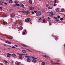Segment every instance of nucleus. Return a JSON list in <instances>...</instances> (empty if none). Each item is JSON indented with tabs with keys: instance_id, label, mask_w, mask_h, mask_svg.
<instances>
[{
	"instance_id": "1",
	"label": "nucleus",
	"mask_w": 65,
	"mask_h": 65,
	"mask_svg": "<svg viewBox=\"0 0 65 65\" xmlns=\"http://www.w3.org/2000/svg\"><path fill=\"white\" fill-rule=\"evenodd\" d=\"M25 22H29L31 21V19L29 18H28L26 19L25 20Z\"/></svg>"
},
{
	"instance_id": "2",
	"label": "nucleus",
	"mask_w": 65,
	"mask_h": 65,
	"mask_svg": "<svg viewBox=\"0 0 65 65\" xmlns=\"http://www.w3.org/2000/svg\"><path fill=\"white\" fill-rule=\"evenodd\" d=\"M41 15V13L39 12H38L36 14L37 16H39Z\"/></svg>"
},
{
	"instance_id": "3",
	"label": "nucleus",
	"mask_w": 65,
	"mask_h": 65,
	"mask_svg": "<svg viewBox=\"0 0 65 65\" xmlns=\"http://www.w3.org/2000/svg\"><path fill=\"white\" fill-rule=\"evenodd\" d=\"M20 63H21L18 61L16 62L15 63V64L16 65H19L20 64Z\"/></svg>"
},
{
	"instance_id": "4",
	"label": "nucleus",
	"mask_w": 65,
	"mask_h": 65,
	"mask_svg": "<svg viewBox=\"0 0 65 65\" xmlns=\"http://www.w3.org/2000/svg\"><path fill=\"white\" fill-rule=\"evenodd\" d=\"M15 16V15L13 13H12L11 14V18H13V17H14Z\"/></svg>"
},
{
	"instance_id": "5",
	"label": "nucleus",
	"mask_w": 65,
	"mask_h": 65,
	"mask_svg": "<svg viewBox=\"0 0 65 65\" xmlns=\"http://www.w3.org/2000/svg\"><path fill=\"white\" fill-rule=\"evenodd\" d=\"M21 7H23V8H24V5H23L22 4H20L19 5Z\"/></svg>"
},
{
	"instance_id": "6",
	"label": "nucleus",
	"mask_w": 65,
	"mask_h": 65,
	"mask_svg": "<svg viewBox=\"0 0 65 65\" xmlns=\"http://www.w3.org/2000/svg\"><path fill=\"white\" fill-rule=\"evenodd\" d=\"M29 8L30 10H33L34 9V8L32 7H29Z\"/></svg>"
},
{
	"instance_id": "7",
	"label": "nucleus",
	"mask_w": 65,
	"mask_h": 65,
	"mask_svg": "<svg viewBox=\"0 0 65 65\" xmlns=\"http://www.w3.org/2000/svg\"><path fill=\"white\" fill-rule=\"evenodd\" d=\"M23 27L22 26H20L19 28V30H22V29H23Z\"/></svg>"
},
{
	"instance_id": "8",
	"label": "nucleus",
	"mask_w": 65,
	"mask_h": 65,
	"mask_svg": "<svg viewBox=\"0 0 65 65\" xmlns=\"http://www.w3.org/2000/svg\"><path fill=\"white\" fill-rule=\"evenodd\" d=\"M27 61L28 62H30L31 60H30V59L29 58H28L27 59Z\"/></svg>"
},
{
	"instance_id": "9",
	"label": "nucleus",
	"mask_w": 65,
	"mask_h": 65,
	"mask_svg": "<svg viewBox=\"0 0 65 65\" xmlns=\"http://www.w3.org/2000/svg\"><path fill=\"white\" fill-rule=\"evenodd\" d=\"M12 56L14 58V57H16V55L15 54H13L12 55Z\"/></svg>"
},
{
	"instance_id": "10",
	"label": "nucleus",
	"mask_w": 65,
	"mask_h": 65,
	"mask_svg": "<svg viewBox=\"0 0 65 65\" xmlns=\"http://www.w3.org/2000/svg\"><path fill=\"white\" fill-rule=\"evenodd\" d=\"M59 10H60V9L59 8H57L55 9V10L57 12H58V11H59Z\"/></svg>"
},
{
	"instance_id": "11",
	"label": "nucleus",
	"mask_w": 65,
	"mask_h": 65,
	"mask_svg": "<svg viewBox=\"0 0 65 65\" xmlns=\"http://www.w3.org/2000/svg\"><path fill=\"white\" fill-rule=\"evenodd\" d=\"M2 18H5V17H7V16L6 15H2Z\"/></svg>"
},
{
	"instance_id": "12",
	"label": "nucleus",
	"mask_w": 65,
	"mask_h": 65,
	"mask_svg": "<svg viewBox=\"0 0 65 65\" xmlns=\"http://www.w3.org/2000/svg\"><path fill=\"white\" fill-rule=\"evenodd\" d=\"M5 42L6 43H9L10 44H11V42L6 41Z\"/></svg>"
},
{
	"instance_id": "13",
	"label": "nucleus",
	"mask_w": 65,
	"mask_h": 65,
	"mask_svg": "<svg viewBox=\"0 0 65 65\" xmlns=\"http://www.w3.org/2000/svg\"><path fill=\"white\" fill-rule=\"evenodd\" d=\"M9 20L10 21H9L10 23H11V22H12V21H13V20H12V19H9Z\"/></svg>"
},
{
	"instance_id": "14",
	"label": "nucleus",
	"mask_w": 65,
	"mask_h": 65,
	"mask_svg": "<svg viewBox=\"0 0 65 65\" xmlns=\"http://www.w3.org/2000/svg\"><path fill=\"white\" fill-rule=\"evenodd\" d=\"M3 3L1 1H0V5H3Z\"/></svg>"
},
{
	"instance_id": "15",
	"label": "nucleus",
	"mask_w": 65,
	"mask_h": 65,
	"mask_svg": "<svg viewBox=\"0 0 65 65\" xmlns=\"http://www.w3.org/2000/svg\"><path fill=\"white\" fill-rule=\"evenodd\" d=\"M43 57H45V58H48V57L46 55H43Z\"/></svg>"
},
{
	"instance_id": "16",
	"label": "nucleus",
	"mask_w": 65,
	"mask_h": 65,
	"mask_svg": "<svg viewBox=\"0 0 65 65\" xmlns=\"http://www.w3.org/2000/svg\"><path fill=\"white\" fill-rule=\"evenodd\" d=\"M22 52L23 53H26V51H25V50H22Z\"/></svg>"
},
{
	"instance_id": "17",
	"label": "nucleus",
	"mask_w": 65,
	"mask_h": 65,
	"mask_svg": "<svg viewBox=\"0 0 65 65\" xmlns=\"http://www.w3.org/2000/svg\"><path fill=\"white\" fill-rule=\"evenodd\" d=\"M29 3H30L31 4H32V0H30L29 1Z\"/></svg>"
},
{
	"instance_id": "18",
	"label": "nucleus",
	"mask_w": 65,
	"mask_h": 65,
	"mask_svg": "<svg viewBox=\"0 0 65 65\" xmlns=\"http://www.w3.org/2000/svg\"><path fill=\"white\" fill-rule=\"evenodd\" d=\"M32 61L33 62H36V60L34 59H33Z\"/></svg>"
},
{
	"instance_id": "19",
	"label": "nucleus",
	"mask_w": 65,
	"mask_h": 65,
	"mask_svg": "<svg viewBox=\"0 0 65 65\" xmlns=\"http://www.w3.org/2000/svg\"><path fill=\"white\" fill-rule=\"evenodd\" d=\"M43 23H46V22H45V20H44V19H43Z\"/></svg>"
},
{
	"instance_id": "20",
	"label": "nucleus",
	"mask_w": 65,
	"mask_h": 65,
	"mask_svg": "<svg viewBox=\"0 0 65 65\" xmlns=\"http://www.w3.org/2000/svg\"><path fill=\"white\" fill-rule=\"evenodd\" d=\"M45 65V62H42V65Z\"/></svg>"
},
{
	"instance_id": "21",
	"label": "nucleus",
	"mask_w": 65,
	"mask_h": 65,
	"mask_svg": "<svg viewBox=\"0 0 65 65\" xmlns=\"http://www.w3.org/2000/svg\"><path fill=\"white\" fill-rule=\"evenodd\" d=\"M61 9V11L62 12H63L64 10V8H62Z\"/></svg>"
},
{
	"instance_id": "22",
	"label": "nucleus",
	"mask_w": 65,
	"mask_h": 65,
	"mask_svg": "<svg viewBox=\"0 0 65 65\" xmlns=\"http://www.w3.org/2000/svg\"><path fill=\"white\" fill-rule=\"evenodd\" d=\"M3 23L4 25H5V24H6V22H5L4 21H3Z\"/></svg>"
},
{
	"instance_id": "23",
	"label": "nucleus",
	"mask_w": 65,
	"mask_h": 65,
	"mask_svg": "<svg viewBox=\"0 0 65 65\" xmlns=\"http://www.w3.org/2000/svg\"><path fill=\"white\" fill-rule=\"evenodd\" d=\"M12 1L11 0L9 1V2L10 3H12Z\"/></svg>"
},
{
	"instance_id": "24",
	"label": "nucleus",
	"mask_w": 65,
	"mask_h": 65,
	"mask_svg": "<svg viewBox=\"0 0 65 65\" xmlns=\"http://www.w3.org/2000/svg\"><path fill=\"white\" fill-rule=\"evenodd\" d=\"M48 8L49 9H52V7H49Z\"/></svg>"
},
{
	"instance_id": "25",
	"label": "nucleus",
	"mask_w": 65,
	"mask_h": 65,
	"mask_svg": "<svg viewBox=\"0 0 65 65\" xmlns=\"http://www.w3.org/2000/svg\"><path fill=\"white\" fill-rule=\"evenodd\" d=\"M25 49L26 50H27V51H29V52H31V51L29 50V49H28L25 48Z\"/></svg>"
},
{
	"instance_id": "26",
	"label": "nucleus",
	"mask_w": 65,
	"mask_h": 65,
	"mask_svg": "<svg viewBox=\"0 0 65 65\" xmlns=\"http://www.w3.org/2000/svg\"><path fill=\"white\" fill-rule=\"evenodd\" d=\"M25 57H26V58H30V56H26Z\"/></svg>"
},
{
	"instance_id": "27",
	"label": "nucleus",
	"mask_w": 65,
	"mask_h": 65,
	"mask_svg": "<svg viewBox=\"0 0 65 65\" xmlns=\"http://www.w3.org/2000/svg\"><path fill=\"white\" fill-rule=\"evenodd\" d=\"M8 55L10 56H11L12 55H11V54H9V53H8Z\"/></svg>"
},
{
	"instance_id": "28",
	"label": "nucleus",
	"mask_w": 65,
	"mask_h": 65,
	"mask_svg": "<svg viewBox=\"0 0 65 65\" xmlns=\"http://www.w3.org/2000/svg\"><path fill=\"white\" fill-rule=\"evenodd\" d=\"M4 62H5V63H6V64L7 63V61L5 60H4Z\"/></svg>"
},
{
	"instance_id": "29",
	"label": "nucleus",
	"mask_w": 65,
	"mask_h": 65,
	"mask_svg": "<svg viewBox=\"0 0 65 65\" xmlns=\"http://www.w3.org/2000/svg\"><path fill=\"white\" fill-rule=\"evenodd\" d=\"M24 56H27L28 54H23Z\"/></svg>"
},
{
	"instance_id": "30",
	"label": "nucleus",
	"mask_w": 65,
	"mask_h": 65,
	"mask_svg": "<svg viewBox=\"0 0 65 65\" xmlns=\"http://www.w3.org/2000/svg\"><path fill=\"white\" fill-rule=\"evenodd\" d=\"M23 46H24L25 47H27V45L24 44L23 45Z\"/></svg>"
},
{
	"instance_id": "31",
	"label": "nucleus",
	"mask_w": 65,
	"mask_h": 65,
	"mask_svg": "<svg viewBox=\"0 0 65 65\" xmlns=\"http://www.w3.org/2000/svg\"><path fill=\"white\" fill-rule=\"evenodd\" d=\"M7 57H8V58H10V56H9V55H7Z\"/></svg>"
},
{
	"instance_id": "32",
	"label": "nucleus",
	"mask_w": 65,
	"mask_h": 65,
	"mask_svg": "<svg viewBox=\"0 0 65 65\" xmlns=\"http://www.w3.org/2000/svg\"><path fill=\"white\" fill-rule=\"evenodd\" d=\"M26 34V33L25 32H23V35H25V34Z\"/></svg>"
},
{
	"instance_id": "33",
	"label": "nucleus",
	"mask_w": 65,
	"mask_h": 65,
	"mask_svg": "<svg viewBox=\"0 0 65 65\" xmlns=\"http://www.w3.org/2000/svg\"><path fill=\"white\" fill-rule=\"evenodd\" d=\"M8 39H12V38H8Z\"/></svg>"
},
{
	"instance_id": "34",
	"label": "nucleus",
	"mask_w": 65,
	"mask_h": 65,
	"mask_svg": "<svg viewBox=\"0 0 65 65\" xmlns=\"http://www.w3.org/2000/svg\"><path fill=\"white\" fill-rule=\"evenodd\" d=\"M17 55H18V56H20V54L18 53L17 54Z\"/></svg>"
},
{
	"instance_id": "35",
	"label": "nucleus",
	"mask_w": 65,
	"mask_h": 65,
	"mask_svg": "<svg viewBox=\"0 0 65 65\" xmlns=\"http://www.w3.org/2000/svg\"><path fill=\"white\" fill-rule=\"evenodd\" d=\"M60 21H63V19L61 18L60 19Z\"/></svg>"
},
{
	"instance_id": "36",
	"label": "nucleus",
	"mask_w": 65,
	"mask_h": 65,
	"mask_svg": "<svg viewBox=\"0 0 65 65\" xmlns=\"http://www.w3.org/2000/svg\"><path fill=\"white\" fill-rule=\"evenodd\" d=\"M15 5L16 6L17 5V6H19V4H16V5Z\"/></svg>"
},
{
	"instance_id": "37",
	"label": "nucleus",
	"mask_w": 65,
	"mask_h": 65,
	"mask_svg": "<svg viewBox=\"0 0 65 65\" xmlns=\"http://www.w3.org/2000/svg\"><path fill=\"white\" fill-rule=\"evenodd\" d=\"M34 12L35 13H36L37 12V11H34Z\"/></svg>"
},
{
	"instance_id": "38",
	"label": "nucleus",
	"mask_w": 65,
	"mask_h": 65,
	"mask_svg": "<svg viewBox=\"0 0 65 65\" xmlns=\"http://www.w3.org/2000/svg\"><path fill=\"white\" fill-rule=\"evenodd\" d=\"M39 21L40 22V21H41V18H40L39 19Z\"/></svg>"
},
{
	"instance_id": "39",
	"label": "nucleus",
	"mask_w": 65,
	"mask_h": 65,
	"mask_svg": "<svg viewBox=\"0 0 65 65\" xmlns=\"http://www.w3.org/2000/svg\"><path fill=\"white\" fill-rule=\"evenodd\" d=\"M20 56H24V54H20Z\"/></svg>"
},
{
	"instance_id": "40",
	"label": "nucleus",
	"mask_w": 65,
	"mask_h": 65,
	"mask_svg": "<svg viewBox=\"0 0 65 65\" xmlns=\"http://www.w3.org/2000/svg\"><path fill=\"white\" fill-rule=\"evenodd\" d=\"M12 48H15V47L14 46H13L12 47Z\"/></svg>"
},
{
	"instance_id": "41",
	"label": "nucleus",
	"mask_w": 65,
	"mask_h": 65,
	"mask_svg": "<svg viewBox=\"0 0 65 65\" xmlns=\"http://www.w3.org/2000/svg\"><path fill=\"white\" fill-rule=\"evenodd\" d=\"M56 1H57V0H55L54 1V3H56Z\"/></svg>"
},
{
	"instance_id": "42",
	"label": "nucleus",
	"mask_w": 65,
	"mask_h": 65,
	"mask_svg": "<svg viewBox=\"0 0 65 65\" xmlns=\"http://www.w3.org/2000/svg\"><path fill=\"white\" fill-rule=\"evenodd\" d=\"M53 5L54 6H56V4L55 3H54Z\"/></svg>"
},
{
	"instance_id": "43",
	"label": "nucleus",
	"mask_w": 65,
	"mask_h": 65,
	"mask_svg": "<svg viewBox=\"0 0 65 65\" xmlns=\"http://www.w3.org/2000/svg\"><path fill=\"white\" fill-rule=\"evenodd\" d=\"M52 64H56V63H52Z\"/></svg>"
},
{
	"instance_id": "44",
	"label": "nucleus",
	"mask_w": 65,
	"mask_h": 65,
	"mask_svg": "<svg viewBox=\"0 0 65 65\" xmlns=\"http://www.w3.org/2000/svg\"><path fill=\"white\" fill-rule=\"evenodd\" d=\"M33 59H36V60H37V58H33Z\"/></svg>"
},
{
	"instance_id": "45",
	"label": "nucleus",
	"mask_w": 65,
	"mask_h": 65,
	"mask_svg": "<svg viewBox=\"0 0 65 65\" xmlns=\"http://www.w3.org/2000/svg\"><path fill=\"white\" fill-rule=\"evenodd\" d=\"M57 18L58 19H59V18H60V16H58Z\"/></svg>"
},
{
	"instance_id": "46",
	"label": "nucleus",
	"mask_w": 65,
	"mask_h": 65,
	"mask_svg": "<svg viewBox=\"0 0 65 65\" xmlns=\"http://www.w3.org/2000/svg\"><path fill=\"white\" fill-rule=\"evenodd\" d=\"M56 64H57V65H60V63H56Z\"/></svg>"
},
{
	"instance_id": "47",
	"label": "nucleus",
	"mask_w": 65,
	"mask_h": 65,
	"mask_svg": "<svg viewBox=\"0 0 65 65\" xmlns=\"http://www.w3.org/2000/svg\"><path fill=\"white\" fill-rule=\"evenodd\" d=\"M14 2L15 3H18V2H17V1Z\"/></svg>"
},
{
	"instance_id": "48",
	"label": "nucleus",
	"mask_w": 65,
	"mask_h": 65,
	"mask_svg": "<svg viewBox=\"0 0 65 65\" xmlns=\"http://www.w3.org/2000/svg\"><path fill=\"white\" fill-rule=\"evenodd\" d=\"M2 9V7H0V9H1V10H2L1 9Z\"/></svg>"
},
{
	"instance_id": "49",
	"label": "nucleus",
	"mask_w": 65,
	"mask_h": 65,
	"mask_svg": "<svg viewBox=\"0 0 65 65\" xmlns=\"http://www.w3.org/2000/svg\"><path fill=\"white\" fill-rule=\"evenodd\" d=\"M53 11H51L50 12V13H51V14H52V13H53Z\"/></svg>"
},
{
	"instance_id": "50",
	"label": "nucleus",
	"mask_w": 65,
	"mask_h": 65,
	"mask_svg": "<svg viewBox=\"0 0 65 65\" xmlns=\"http://www.w3.org/2000/svg\"><path fill=\"white\" fill-rule=\"evenodd\" d=\"M0 65H3V64L2 63H0Z\"/></svg>"
},
{
	"instance_id": "51",
	"label": "nucleus",
	"mask_w": 65,
	"mask_h": 65,
	"mask_svg": "<svg viewBox=\"0 0 65 65\" xmlns=\"http://www.w3.org/2000/svg\"><path fill=\"white\" fill-rule=\"evenodd\" d=\"M4 4L5 5H7V3H5Z\"/></svg>"
},
{
	"instance_id": "52",
	"label": "nucleus",
	"mask_w": 65,
	"mask_h": 65,
	"mask_svg": "<svg viewBox=\"0 0 65 65\" xmlns=\"http://www.w3.org/2000/svg\"><path fill=\"white\" fill-rule=\"evenodd\" d=\"M19 58L20 59V60H21L22 59V58L21 57H19Z\"/></svg>"
},
{
	"instance_id": "53",
	"label": "nucleus",
	"mask_w": 65,
	"mask_h": 65,
	"mask_svg": "<svg viewBox=\"0 0 65 65\" xmlns=\"http://www.w3.org/2000/svg\"><path fill=\"white\" fill-rule=\"evenodd\" d=\"M32 12V14H34V12H33V11H32V12Z\"/></svg>"
},
{
	"instance_id": "54",
	"label": "nucleus",
	"mask_w": 65,
	"mask_h": 65,
	"mask_svg": "<svg viewBox=\"0 0 65 65\" xmlns=\"http://www.w3.org/2000/svg\"><path fill=\"white\" fill-rule=\"evenodd\" d=\"M22 12V11H18L19 12Z\"/></svg>"
},
{
	"instance_id": "55",
	"label": "nucleus",
	"mask_w": 65,
	"mask_h": 65,
	"mask_svg": "<svg viewBox=\"0 0 65 65\" xmlns=\"http://www.w3.org/2000/svg\"><path fill=\"white\" fill-rule=\"evenodd\" d=\"M51 15L52 16H53V13H52V14H51Z\"/></svg>"
},
{
	"instance_id": "56",
	"label": "nucleus",
	"mask_w": 65,
	"mask_h": 65,
	"mask_svg": "<svg viewBox=\"0 0 65 65\" xmlns=\"http://www.w3.org/2000/svg\"><path fill=\"white\" fill-rule=\"evenodd\" d=\"M13 61H11L10 62L11 63H13Z\"/></svg>"
},
{
	"instance_id": "57",
	"label": "nucleus",
	"mask_w": 65,
	"mask_h": 65,
	"mask_svg": "<svg viewBox=\"0 0 65 65\" xmlns=\"http://www.w3.org/2000/svg\"><path fill=\"white\" fill-rule=\"evenodd\" d=\"M22 12L23 13H24V12H25V11H23Z\"/></svg>"
},
{
	"instance_id": "58",
	"label": "nucleus",
	"mask_w": 65,
	"mask_h": 65,
	"mask_svg": "<svg viewBox=\"0 0 65 65\" xmlns=\"http://www.w3.org/2000/svg\"><path fill=\"white\" fill-rule=\"evenodd\" d=\"M49 25H50V26H51V25H52V24L51 23H50L49 24Z\"/></svg>"
},
{
	"instance_id": "59",
	"label": "nucleus",
	"mask_w": 65,
	"mask_h": 65,
	"mask_svg": "<svg viewBox=\"0 0 65 65\" xmlns=\"http://www.w3.org/2000/svg\"><path fill=\"white\" fill-rule=\"evenodd\" d=\"M24 32H26V30H24L23 31Z\"/></svg>"
},
{
	"instance_id": "60",
	"label": "nucleus",
	"mask_w": 65,
	"mask_h": 65,
	"mask_svg": "<svg viewBox=\"0 0 65 65\" xmlns=\"http://www.w3.org/2000/svg\"><path fill=\"white\" fill-rule=\"evenodd\" d=\"M26 12L27 13H29V11H26Z\"/></svg>"
},
{
	"instance_id": "61",
	"label": "nucleus",
	"mask_w": 65,
	"mask_h": 65,
	"mask_svg": "<svg viewBox=\"0 0 65 65\" xmlns=\"http://www.w3.org/2000/svg\"><path fill=\"white\" fill-rule=\"evenodd\" d=\"M56 21H59V20L57 19L56 20Z\"/></svg>"
},
{
	"instance_id": "62",
	"label": "nucleus",
	"mask_w": 65,
	"mask_h": 65,
	"mask_svg": "<svg viewBox=\"0 0 65 65\" xmlns=\"http://www.w3.org/2000/svg\"><path fill=\"white\" fill-rule=\"evenodd\" d=\"M54 19H57V17H54Z\"/></svg>"
},
{
	"instance_id": "63",
	"label": "nucleus",
	"mask_w": 65,
	"mask_h": 65,
	"mask_svg": "<svg viewBox=\"0 0 65 65\" xmlns=\"http://www.w3.org/2000/svg\"><path fill=\"white\" fill-rule=\"evenodd\" d=\"M59 60H58L57 61V62H59Z\"/></svg>"
},
{
	"instance_id": "64",
	"label": "nucleus",
	"mask_w": 65,
	"mask_h": 65,
	"mask_svg": "<svg viewBox=\"0 0 65 65\" xmlns=\"http://www.w3.org/2000/svg\"><path fill=\"white\" fill-rule=\"evenodd\" d=\"M64 47H65V43L64 44Z\"/></svg>"
}]
</instances>
